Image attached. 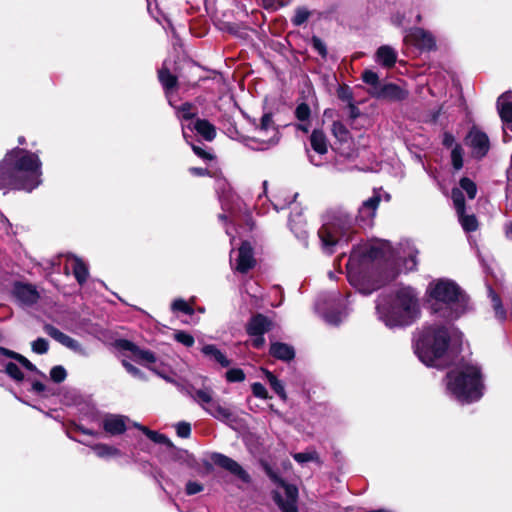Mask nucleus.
<instances>
[{
    "label": "nucleus",
    "mask_w": 512,
    "mask_h": 512,
    "mask_svg": "<svg viewBox=\"0 0 512 512\" xmlns=\"http://www.w3.org/2000/svg\"><path fill=\"white\" fill-rule=\"evenodd\" d=\"M431 301V314L445 324L424 326L415 342V353L419 360L430 367H441L447 351L450 329L448 324L469 310L466 293L450 279H437L427 288Z\"/></svg>",
    "instance_id": "1"
},
{
    "label": "nucleus",
    "mask_w": 512,
    "mask_h": 512,
    "mask_svg": "<svg viewBox=\"0 0 512 512\" xmlns=\"http://www.w3.org/2000/svg\"><path fill=\"white\" fill-rule=\"evenodd\" d=\"M380 201V193L374 191L370 198L362 202L356 218L342 208L328 212L322 227L318 231L323 251L332 254L337 244L347 243L354 232L355 222H358L362 227H370L373 224Z\"/></svg>",
    "instance_id": "2"
},
{
    "label": "nucleus",
    "mask_w": 512,
    "mask_h": 512,
    "mask_svg": "<svg viewBox=\"0 0 512 512\" xmlns=\"http://www.w3.org/2000/svg\"><path fill=\"white\" fill-rule=\"evenodd\" d=\"M398 261L401 259L400 252L394 255L388 241H381L374 244H361L355 247L349 257L347 278L349 283L361 294L369 295L380 287V284L371 280L370 274L376 268V261Z\"/></svg>",
    "instance_id": "3"
},
{
    "label": "nucleus",
    "mask_w": 512,
    "mask_h": 512,
    "mask_svg": "<svg viewBox=\"0 0 512 512\" xmlns=\"http://www.w3.org/2000/svg\"><path fill=\"white\" fill-rule=\"evenodd\" d=\"M41 166L37 154L12 149L0 163V189L32 191L41 184Z\"/></svg>",
    "instance_id": "4"
},
{
    "label": "nucleus",
    "mask_w": 512,
    "mask_h": 512,
    "mask_svg": "<svg viewBox=\"0 0 512 512\" xmlns=\"http://www.w3.org/2000/svg\"><path fill=\"white\" fill-rule=\"evenodd\" d=\"M418 294L409 286H399L379 295L376 302L378 319L389 328L406 327L420 317Z\"/></svg>",
    "instance_id": "5"
},
{
    "label": "nucleus",
    "mask_w": 512,
    "mask_h": 512,
    "mask_svg": "<svg viewBox=\"0 0 512 512\" xmlns=\"http://www.w3.org/2000/svg\"><path fill=\"white\" fill-rule=\"evenodd\" d=\"M447 392L462 404L478 401L483 396L480 367L463 363L449 371L445 378Z\"/></svg>",
    "instance_id": "6"
},
{
    "label": "nucleus",
    "mask_w": 512,
    "mask_h": 512,
    "mask_svg": "<svg viewBox=\"0 0 512 512\" xmlns=\"http://www.w3.org/2000/svg\"><path fill=\"white\" fill-rule=\"evenodd\" d=\"M185 391L197 405L214 419L231 427L238 421V415L233 408L222 403L219 398H215L214 391L210 386L196 388L193 385H189Z\"/></svg>",
    "instance_id": "7"
},
{
    "label": "nucleus",
    "mask_w": 512,
    "mask_h": 512,
    "mask_svg": "<svg viewBox=\"0 0 512 512\" xmlns=\"http://www.w3.org/2000/svg\"><path fill=\"white\" fill-rule=\"evenodd\" d=\"M256 133H269L268 138L261 137H243L242 142L252 150L264 151L275 146L279 141V132L274 126L271 115L265 114L261 119V125L256 129Z\"/></svg>",
    "instance_id": "8"
},
{
    "label": "nucleus",
    "mask_w": 512,
    "mask_h": 512,
    "mask_svg": "<svg viewBox=\"0 0 512 512\" xmlns=\"http://www.w3.org/2000/svg\"><path fill=\"white\" fill-rule=\"evenodd\" d=\"M465 145L470 149L471 156L481 159L487 155L490 149V140L485 132L473 126L464 139Z\"/></svg>",
    "instance_id": "9"
},
{
    "label": "nucleus",
    "mask_w": 512,
    "mask_h": 512,
    "mask_svg": "<svg viewBox=\"0 0 512 512\" xmlns=\"http://www.w3.org/2000/svg\"><path fill=\"white\" fill-rule=\"evenodd\" d=\"M298 489L295 485L282 483L274 493V500L282 512H298Z\"/></svg>",
    "instance_id": "10"
},
{
    "label": "nucleus",
    "mask_w": 512,
    "mask_h": 512,
    "mask_svg": "<svg viewBox=\"0 0 512 512\" xmlns=\"http://www.w3.org/2000/svg\"><path fill=\"white\" fill-rule=\"evenodd\" d=\"M44 331L47 335H49L55 341L59 342L63 346L72 350L73 352H75L83 357H87L89 355L88 351L76 339L63 333L55 326L46 324L44 326Z\"/></svg>",
    "instance_id": "11"
},
{
    "label": "nucleus",
    "mask_w": 512,
    "mask_h": 512,
    "mask_svg": "<svg viewBox=\"0 0 512 512\" xmlns=\"http://www.w3.org/2000/svg\"><path fill=\"white\" fill-rule=\"evenodd\" d=\"M406 39L421 51H432L436 49V40L433 34L423 28H413Z\"/></svg>",
    "instance_id": "12"
},
{
    "label": "nucleus",
    "mask_w": 512,
    "mask_h": 512,
    "mask_svg": "<svg viewBox=\"0 0 512 512\" xmlns=\"http://www.w3.org/2000/svg\"><path fill=\"white\" fill-rule=\"evenodd\" d=\"M310 144L317 157L308 152L309 160L313 165L320 166L323 163L322 157L328 152V141L324 132L317 129L313 130L310 136Z\"/></svg>",
    "instance_id": "13"
},
{
    "label": "nucleus",
    "mask_w": 512,
    "mask_h": 512,
    "mask_svg": "<svg viewBox=\"0 0 512 512\" xmlns=\"http://www.w3.org/2000/svg\"><path fill=\"white\" fill-rule=\"evenodd\" d=\"M211 460L215 465L229 471L242 481H249V474L232 458L221 453H213L211 455Z\"/></svg>",
    "instance_id": "14"
},
{
    "label": "nucleus",
    "mask_w": 512,
    "mask_h": 512,
    "mask_svg": "<svg viewBox=\"0 0 512 512\" xmlns=\"http://www.w3.org/2000/svg\"><path fill=\"white\" fill-rule=\"evenodd\" d=\"M13 295L22 306H32L39 299V293L33 285L21 282L14 284Z\"/></svg>",
    "instance_id": "15"
},
{
    "label": "nucleus",
    "mask_w": 512,
    "mask_h": 512,
    "mask_svg": "<svg viewBox=\"0 0 512 512\" xmlns=\"http://www.w3.org/2000/svg\"><path fill=\"white\" fill-rule=\"evenodd\" d=\"M129 418L124 415L107 414L102 419L104 431L112 436L123 434L127 429Z\"/></svg>",
    "instance_id": "16"
},
{
    "label": "nucleus",
    "mask_w": 512,
    "mask_h": 512,
    "mask_svg": "<svg viewBox=\"0 0 512 512\" xmlns=\"http://www.w3.org/2000/svg\"><path fill=\"white\" fill-rule=\"evenodd\" d=\"M255 263L251 245L248 242H243L237 251L235 269L240 273H246L254 267Z\"/></svg>",
    "instance_id": "17"
},
{
    "label": "nucleus",
    "mask_w": 512,
    "mask_h": 512,
    "mask_svg": "<svg viewBox=\"0 0 512 512\" xmlns=\"http://www.w3.org/2000/svg\"><path fill=\"white\" fill-rule=\"evenodd\" d=\"M370 94L373 97L391 101L404 100L408 95L407 91L393 83L381 85L376 91H370Z\"/></svg>",
    "instance_id": "18"
},
{
    "label": "nucleus",
    "mask_w": 512,
    "mask_h": 512,
    "mask_svg": "<svg viewBox=\"0 0 512 512\" xmlns=\"http://www.w3.org/2000/svg\"><path fill=\"white\" fill-rule=\"evenodd\" d=\"M158 78L165 91L169 104L173 106V90L176 88L178 82L177 77L169 72L167 61H164L161 69H159Z\"/></svg>",
    "instance_id": "19"
},
{
    "label": "nucleus",
    "mask_w": 512,
    "mask_h": 512,
    "mask_svg": "<svg viewBox=\"0 0 512 512\" xmlns=\"http://www.w3.org/2000/svg\"><path fill=\"white\" fill-rule=\"evenodd\" d=\"M186 128L195 130L205 140L212 141L216 136V129L213 124L205 119H197L193 126L182 124L183 136L187 140Z\"/></svg>",
    "instance_id": "20"
},
{
    "label": "nucleus",
    "mask_w": 512,
    "mask_h": 512,
    "mask_svg": "<svg viewBox=\"0 0 512 512\" xmlns=\"http://www.w3.org/2000/svg\"><path fill=\"white\" fill-rule=\"evenodd\" d=\"M66 268H71L79 284H83L89 275L87 265L78 257L71 256L67 258Z\"/></svg>",
    "instance_id": "21"
},
{
    "label": "nucleus",
    "mask_w": 512,
    "mask_h": 512,
    "mask_svg": "<svg viewBox=\"0 0 512 512\" xmlns=\"http://www.w3.org/2000/svg\"><path fill=\"white\" fill-rule=\"evenodd\" d=\"M375 60L380 65L386 68H390L393 67L396 63L397 53L392 47L388 45H383L377 49L375 54Z\"/></svg>",
    "instance_id": "22"
},
{
    "label": "nucleus",
    "mask_w": 512,
    "mask_h": 512,
    "mask_svg": "<svg viewBox=\"0 0 512 512\" xmlns=\"http://www.w3.org/2000/svg\"><path fill=\"white\" fill-rule=\"evenodd\" d=\"M497 109L503 122L512 123V94L506 92L497 100Z\"/></svg>",
    "instance_id": "23"
},
{
    "label": "nucleus",
    "mask_w": 512,
    "mask_h": 512,
    "mask_svg": "<svg viewBox=\"0 0 512 512\" xmlns=\"http://www.w3.org/2000/svg\"><path fill=\"white\" fill-rule=\"evenodd\" d=\"M271 326L269 319L262 315L257 314L251 318L247 325V333L252 334H265Z\"/></svg>",
    "instance_id": "24"
},
{
    "label": "nucleus",
    "mask_w": 512,
    "mask_h": 512,
    "mask_svg": "<svg viewBox=\"0 0 512 512\" xmlns=\"http://www.w3.org/2000/svg\"><path fill=\"white\" fill-rule=\"evenodd\" d=\"M269 352L273 357L282 361H290L295 357L294 348L281 342L272 343Z\"/></svg>",
    "instance_id": "25"
},
{
    "label": "nucleus",
    "mask_w": 512,
    "mask_h": 512,
    "mask_svg": "<svg viewBox=\"0 0 512 512\" xmlns=\"http://www.w3.org/2000/svg\"><path fill=\"white\" fill-rule=\"evenodd\" d=\"M403 253L407 254V258H405L403 260V267L401 269L397 270V271H392L387 276V278L393 279L401 271L408 272V271H412V270L416 269V266H417L416 256L418 254V251L414 247L410 246L407 243V248H406V250L403 251Z\"/></svg>",
    "instance_id": "26"
},
{
    "label": "nucleus",
    "mask_w": 512,
    "mask_h": 512,
    "mask_svg": "<svg viewBox=\"0 0 512 512\" xmlns=\"http://www.w3.org/2000/svg\"><path fill=\"white\" fill-rule=\"evenodd\" d=\"M120 346L125 350L131 351L137 358L142 361L148 362L149 364H154L156 362V356L153 352L139 349L134 343L130 341L123 340Z\"/></svg>",
    "instance_id": "27"
},
{
    "label": "nucleus",
    "mask_w": 512,
    "mask_h": 512,
    "mask_svg": "<svg viewBox=\"0 0 512 512\" xmlns=\"http://www.w3.org/2000/svg\"><path fill=\"white\" fill-rule=\"evenodd\" d=\"M202 353L213 359L222 367H228L231 364L230 360H228L227 357L213 344L204 345L202 347Z\"/></svg>",
    "instance_id": "28"
},
{
    "label": "nucleus",
    "mask_w": 512,
    "mask_h": 512,
    "mask_svg": "<svg viewBox=\"0 0 512 512\" xmlns=\"http://www.w3.org/2000/svg\"><path fill=\"white\" fill-rule=\"evenodd\" d=\"M291 231L295 234V236L306 246L308 233L305 229V221L301 215L297 216V220L291 218L289 221Z\"/></svg>",
    "instance_id": "29"
},
{
    "label": "nucleus",
    "mask_w": 512,
    "mask_h": 512,
    "mask_svg": "<svg viewBox=\"0 0 512 512\" xmlns=\"http://www.w3.org/2000/svg\"><path fill=\"white\" fill-rule=\"evenodd\" d=\"M265 374V377L270 385V387L275 391V393L285 401L287 399V394L284 388L283 383L269 370L262 369Z\"/></svg>",
    "instance_id": "30"
},
{
    "label": "nucleus",
    "mask_w": 512,
    "mask_h": 512,
    "mask_svg": "<svg viewBox=\"0 0 512 512\" xmlns=\"http://www.w3.org/2000/svg\"><path fill=\"white\" fill-rule=\"evenodd\" d=\"M0 353L6 357L15 359L29 371H37L36 366L32 364L26 357L22 356L19 353H16L4 347H0Z\"/></svg>",
    "instance_id": "31"
},
{
    "label": "nucleus",
    "mask_w": 512,
    "mask_h": 512,
    "mask_svg": "<svg viewBox=\"0 0 512 512\" xmlns=\"http://www.w3.org/2000/svg\"><path fill=\"white\" fill-rule=\"evenodd\" d=\"M488 296L491 299L492 306L495 312V316L500 320L503 321L506 319V311L502 307L501 300L499 296L495 293V291L488 287Z\"/></svg>",
    "instance_id": "32"
},
{
    "label": "nucleus",
    "mask_w": 512,
    "mask_h": 512,
    "mask_svg": "<svg viewBox=\"0 0 512 512\" xmlns=\"http://www.w3.org/2000/svg\"><path fill=\"white\" fill-rule=\"evenodd\" d=\"M332 134L333 136L339 141V142H343V143H346L349 141V139L351 138V134H350V131L346 128V126L339 122V121H335L333 124H332Z\"/></svg>",
    "instance_id": "33"
},
{
    "label": "nucleus",
    "mask_w": 512,
    "mask_h": 512,
    "mask_svg": "<svg viewBox=\"0 0 512 512\" xmlns=\"http://www.w3.org/2000/svg\"><path fill=\"white\" fill-rule=\"evenodd\" d=\"M322 318L324 321L330 325H338L340 324L343 319L347 316V312L344 310H329V311H322L321 312Z\"/></svg>",
    "instance_id": "34"
},
{
    "label": "nucleus",
    "mask_w": 512,
    "mask_h": 512,
    "mask_svg": "<svg viewBox=\"0 0 512 512\" xmlns=\"http://www.w3.org/2000/svg\"><path fill=\"white\" fill-rule=\"evenodd\" d=\"M457 215L462 228L466 232H473L477 230L478 222L475 215H467L465 212H462L461 214Z\"/></svg>",
    "instance_id": "35"
},
{
    "label": "nucleus",
    "mask_w": 512,
    "mask_h": 512,
    "mask_svg": "<svg viewBox=\"0 0 512 512\" xmlns=\"http://www.w3.org/2000/svg\"><path fill=\"white\" fill-rule=\"evenodd\" d=\"M93 451L98 457L106 458V457H113V456H119L120 450L109 446L107 444H96L92 447Z\"/></svg>",
    "instance_id": "36"
},
{
    "label": "nucleus",
    "mask_w": 512,
    "mask_h": 512,
    "mask_svg": "<svg viewBox=\"0 0 512 512\" xmlns=\"http://www.w3.org/2000/svg\"><path fill=\"white\" fill-rule=\"evenodd\" d=\"M464 151L460 144H455L451 150V163L455 170H460L463 167Z\"/></svg>",
    "instance_id": "37"
},
{
    "label": "nucleus",
    "mask_w": 512,
    "mask_h": 512,
    "mask_svg": "<svg viewBox=\"0 0 512 512\" xmlns=\"http://www.w3.org/2000/svg\"><path fill=\"white\" fill-rule=\"evenodd\" d=\"M451 198L454 204V208L457 214L465 212V200L461 189L453 188L451 192Z\"/></svg>",
    "instance_id": "38"
},
{
    "label": "nucleus",
    "mask_w": 512,
    "mask_h": 512,
    "mask_svg": "<svg viewBox=\"0 0 512 512\" xmlns=\"http://www.w3.org/2000/svg\"><path fill=\"white\" fill-rule=\"evenodd\" d=\"M362 80L371 87L369 92L376 91L381 86L378 74L372 70H365L362 74Z\"/></svg>",
    "instance_id": "39"
},
{
    "label": "nucleus",
    "mask_w": 512,
    "mask_h": 512,
    "mask_svg": "<svg viewBox=\"0 0 512 512\" xmlns=\"http://www.w3.org/2000/svg\"><path fill=\"white\" fill-rule=\"evenodd\" d=\"M293 458L300 464H304L309 461L320 462L319 455L315 450L295 453L293 454Z\"/></svg>",
    "instance_id": "40"
},
{
    "label": "nucleus",
    "mask_w": 512,
    "mask_h": 512,
    "mask_svg": "<svg viewBox=\"0 0 512 512\" xmlns=\"http://www.w3.org/2000/svg\"><path fill=\"white\" fill-rule=\"evenodd\" d=\"M461 191H465L469 199H474L477 193L476 184L467 177H464L460 180V188Z\"/></svg>",
    "instance_id": "41"
},
{
    "label": "nucleus",
    "mask_w": 512,
    "mask_h": 512,
    "mask_svg": "<svg viewBox=\"0 0 512 512\" xmlns=\"http://www.w3.org/2000/svg\"><path fill=\"white\" fill-rule=\"evenodd\" d=\"M174 312L180 311L187 315H193L194 309L183 299H175L171 305Z\"/></svg>",
    "instance_id": "42"
},
{
    "label": "nucleus",
    "mask_w": 512,
    "mask_h": 512,
    "mask_svg": "<svg viewBox=\"0 0 512 512\" xmlns=\"http://www.w3.org/2000/svg\"><path fill=\"white\" fill-rule=\"evenodd\" d=\"M145 430H146L145 435L154 443L163 444V445H167V446L171 445L170 440L164 434L158 433L157 431L150 430L149 428L145 429Z\"/></svg>",
    "instance_id": "43"
},
{
    "label": "nucleus",
    "mask_w": 512,
    "mask_h": 512,
    "mask_svg": "<svg viewBox=\"0 0 512 512\" xmlns=\"http://www.w3.org/2000/svg\"><path fill=\"white\" fill-rule=\"evenodd\" d=\"M225 376L230 383L243 382L246 378L244 371L240 368L229 369Z\"/></svg>",
    "instance_id": "44"
},
{
    "label": "nucleus",
    "mask_w": 512,
    "mask_h": 512,
    "mask_svg": "<svg viewBox=\"0 0 512 512\" xmlns=\"http://www.w3.org/2000/svg\"><path fill=\"white\" fill-rule=\"evenodd\" d=\"M311 110L308 104L300 103L295 109V116L301 122L309 121Z\"/></svg>",
    "instance_id": "45"
},
{
    "label": "nucleus",
    "mask_w": 512,
    "mask_h": 512,
    "mask_svg": "<svg viewBox=\"0 0 512 512\" xmlns=\"http://www.w3.org/2000/svg\"><path fill=\"white\" fill-rule=\"evenodd\" d=\"M174 339L181 343L182 345H184L185 347H192L195 343V340H194V337L185 332V331H177L175 334H174Z\"/></svg>",
    "instance_id": "46"
},
{
    "label": "nucleus",
    "mask_w": 512,
    "mask_h": 512,
    "mask_svg": "<svg viewBox=\"0 0 512 512\" xmlns=\"http://www.w3.org/2000/svg\"><path fill=\"white\" fill-rule=\"evenodd\" d=\"M5 372L14 380L21 381L23 380V373L20 370L19 366L13 362H9L5 366Z\"/></svg>",
    "instance_id": "47"
},
{
    "label": "nucleus",
    "mask_w": 512,
    "mask_h": 512,
    "mask_svg": "<svg viewBox=\"0 0 512 512\" xmlns=\"http://www.w3.org/2000/svg\"><path fill=\"white\" fill-rule=\"evenodd\" d=\"M309 16L310 12L306 8H297L292 23L295 26H300L308 20Z\"/></svg>",
    "instance_id": "48"
},
{
    "label": "nucleus",
    "mask_w": 512,
    "mask_h": 512,
    "mask_svg": "<svg viewBox=\"0 0 512 512\" xmlns=\"http://www.w3.org/2000/svg\"><path fill=\"white\" fill-rule=\"evenodd\" d=\"M50 377L54 382L61 383L66 379L67 372L63 366L57 365L51 369Z\"/></svg>",
    "instance_id": "49"
},
{
    "label": "nucleus",
    "mask_w": 512,
    "mask_h": 512,
    "mask_svg": "<svg viewBox=\"0 0 512 512\" xmlns=\"http://www.w3.org/2000/svg\"><path fill=\"white\" fill-rule=\"evenodd\" d=\"M192 110L193 106L190 103H184L177 109V116L181 120H191L195 115Z\"/></svg>",
    "instance_id": "50"
},
{
    "label": "nucleus",
    "mask_w": 512,
    "mask_h": 512,
    "mask_svg": "<svg viewBox=\"0 0 512 512\" xmlns=\"http://www.w3.org/2000/svg\"><path fill=\"white\" fill-rule=\"evenodd\" d=\"M33 352L37 354H45L49 349V343L44 338H37L31 344Z\"/></svg>",
    "instance_id": "51"
},
{
    "label": "nucleus",
    "mask_w": 512,
    "mask_h": 512,
    "mask_svg": "<svg viewBox=\"0 0 512 512\" xmlns=\"http://www.w3.org/2000/svg\"><path fill=\"white\" fill-rule=\"evenodd\" d=\"M252 393L255 397L259 399H268V391L265 386L259 382H255L251 385Z\"/></svg>",
    "instance_id": "52"
},
{
    "label": "nucleus",
    "mask_w": 512,
    "mask_h": 512,
    "mask_svg": "<svg viewBox=\"0 0 512 512\" xmlns=\"http://www.w3.org/2000/svg\"><path fill=\"white\" fill-rule=\"evenodd\" d=\"M177 435L181 438H188L191 434V425L187 422H179L176 426Z\"/></svg>",
    "instance_id": "53"
},
{
    "label": "nucleus",
    "mask_w": 512,
    "mask_h": 512,
    "mask_svg": "<svg viewBox=\"0 0 512 512\" xmlns=\"http://www.w3.org/2000/svg\"><path fill=\"white\" fill-rule=\"evenodd\" d=\"M203 489H204V487L201 483L196 482V481H189L186 484L185 491H186L187 495H195L197 493L202 492Z\"/></svg>",
    "instance_id": "54"
},
{
    "label": "nucleus",
    "mask_w": 512,
    "mask_h": 512,
    "mask_svg": "<svg viewBox=\"0 0 512 512\" xmlns=\"http://www.w3.org/2000/svg\"><path fill=\"white\" fill-rule=\"evenodd\" d=\"M312 47L315 51H317L322 57H326L327 49L325 43L318 37L312 38Z\"/></svg>",
    "instance_id": "55"
},
{
    "label": "nucleus",
    "mask_w": 512,
    "mask_h": 512,
    "mask_svg": "<svg viewBox=\"0 0 512 512\" xmlns=\"http://www.w3.org/2000/svg\"><path fill=\"white\" fill-rule=\"evenodd\" d=\"M262 6L268 11H276L284 6L283 0H262Z\"/></svg>",
    "instance_id": "56"
},
{
    "label": "nucleus",
    "mask_w": 512,
    "mask_h": 512,
    "mask_svg": "<svg viewBox=\"0 0 512 512\" xmlns=\"http://www.w3.org/2000/svg\"><path fill=\"white\" fill-rule=\"evenodd\" d=\"M122 364L125 367V369L127 370V372L130 373L132 376L140 378V379H144L143 373L137 367L132 365L130 362H128L127 360H123Z\"/></svg>",
    "instance_id": "57"
},
{
    "label": "nucleus",
    "mask_w": 512,
    "mask_h": 512,
    "mask_svg": "<svg viewBox=\"0 0 512 512\" xmlns=\"http://www.w3.org/2000/svg\"><path fill=\"white\" fill-rule=\"evenodd\" d=\"M442 144L446 148H453L454 145L457 144V143L455 142V137L453 136L452 133L444 132L443 138H442Z\"/></svg>",
    "instance_id": "58"
},
{
    "label": "nucleus",
    "mask_w": 512,
    "mask_h": 512,
    "mask_svg": "<svg viewBox=\"0 0 512 512\" xmlns=\"http://www.w3.org/2000/svg\"><path fill=\"white\" fill-rule=\"evenodd\" d=\"M251 336L254 337L252 340V346L254 348L259 349L263 347L265 343L264 334H252Z\"/></svg>",
    "instance_id": "59"
},
{
    "label": "nucleus",
    "mask_w": 512,
    "mask_h": 512,
    "mask_svg": "<svg viewBox=\"0 0 512 512\" xmlns=\"http://www.w3.org/2000/svg\"><path fill=\"white\" fill-rule=\"evenodd\" d=\"M230 197H232L230 195L229 192H226L225 190H223L222 194L219 195V199L222 203V208L224 210H229L230 209V206H229V203H228V200L230 199Z\"/></svg>",
    "instance_id": "60"
},
{
    "label": "nucleus",
    "mask_w": 512,
    "mask_h": 512,
    "mask_svg": "<svg viewBox=\"0 0 512 512\" xmlns=\"http://www.w3.org/2000/svg\"><path fill=\"white\" fill-rule=\"evenodd\" d=\"M192 146V150L194 151V153L203 158V159H212V155H210L209 153H207L206 151H204L201 147L199 146H196V145H191Z\"/></svg>",
    "instance_id": "61"
},
{
    "label": "nucleus",
    "mask_w": 512,
    "mask_h": 512,
    "mask_svg": "<svg viewBox=\"0 0 512 512\" xmlns=\"http://www.w3.org/2000/svg\"><path fill=\"white\" fill-rule=\"evenodd\" d=\"M189 172L195 176H204L207 174V169L199 168V167H191V168H189Z\"/></svg>",
    "instance_id": "62"
},
{
    "label": "nucleus",
    "mask_w": 512,
    "mask_h": 512,
    "mask_svg": "<svg viewBox=\"0 0 512 512\" xmlns=\"http://www.w3.org/2000/svg\"><path fill=\"white\" fill-rule=\"evenodd\" d=\"M32 389L37 393H41L45 390V385L39 381H35L32 384Z\"/></svg>",
    "instance_id": "63"
},
{
    "label": "nucleus",
    "mask_w": 512,
    "mask_h": 512,
    "mask_svg": "<svg viewBox=\"0 0 512 512\" xmlns=\"http://www.w3.org/2000/svg\"><path fill=\"white\" fill-rule=\"evenodd\" d=\"M505 236L512 241V221L505 225Z\"/></svg>",
    "instance_id": "64"
}]
</instances>
